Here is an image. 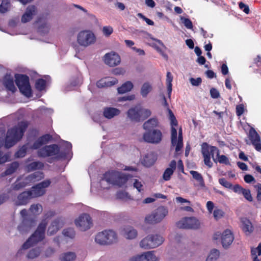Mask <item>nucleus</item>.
<instances>
[{
  "label": "nucleus",
  "instance_id": "16",
  "mask_svg": "<svg viewBox=\"0 0 261 261\" xmlns=\"http://www.w3.org/2000/svg\"><path fill=\"white\" fill-rule=\"evenodd\" d=\"M120 233L127 241L135 240L138 237V230L130 225L123 226L120 229Z\"/></svg>",
  "mask_w": 261,
  "mask_h": 261
},
{
  "label": "nucleus",
  "instance_id": "64",
  "mask_svg": "<svg viewBox=\"0 0 261 261\" xmlns=\"http://www.w3.org/2000/svg\"><path fill=\"white\" fill-rule=\"evenodd\" d=\"M232 189L234 192L237 193L238 194H242L243 190H244V188H243L239 185H235Z\"/></svg>",
  "mask_w": 261,
  "mask_h": 261
},
{
  "label": "nucleus",
  "instance_id": "58",
  "mask_svg": "<svg viewBox=\"0 0 261 261\" xmlns=\"http://www.w3.org/2000/svg\"><path fill=\"white\" fill-rule=\"evenodd\" d=\"M219 183L226 188L231 189L232 187V184L227 181L224 178H220L219 180Z\"/></svg>",
  "mask_w": 261,
  "mask_h": 261
},
{
  "label": "nucleus",
  "instance_id": "46",
  "mask_svg": "<svg viewBox=\"0 0 261 261\" xmlns=\"http://www.w3.org/2000/svg\"><path fill=\"white\" fill-rule=\"evenodd\" d=\"M114 30L110 25L104 26L101 29V32L105 37H109L113 33Z\"/></svg>",
  "mask_w": 261,
  "mask_h": 261
},
{
  "label": "nucleus",
  "instance_id": "5",
  "mask_svg": "<svg viewBox=\"0 0 261 261\" xmlns=\"http://www.w3.org/2000/svg\"><path fill=\"white\" fill-rule=\"evenodd\" d=\"M96 41V35L90 30H82L79 31L76 36V43L79 46L84 48L94 44Z\"/></svg>",
  "mask_w": 261,
  "mask_h": 261
},
{
  "label": "nucleus",
  "instance_id": "13",
  "mask_svg": "<svg viewBox=\"0 0 261 261\" xmlns=\"http://www.w3.org/2000/svg\"><path fill=\"white\" fill-rule=\"evenodd\" d=\"M163 134L158 129H153L146 131L142 136L144 141L153 144H159L162 140Z\"/></svg>",
  "mask_w": 261,
  "mask_h": 261
},
{
  "label": "nucleus",
  "instance_id": "35",
  "mask_svg": "<svg viewBox=\"0 0 261 261\" xmlns=\"http://www.w3.org/2000/svg\"><path fill=\"white\" fill-rule=\"evenodd\" d=\"M152 87L151 84L148 82L144 83L140 88V95L143 98L146 97L152 91Z\"/></svg>",
  "mask_w": 261,
  "mask_h": 261
},
{
  "label": "nucleus",
  "instance_id": "41",
  "mask_svg": "<svg viewBox=\"0 0 261 261\" xmlns=\"http://www.w3.org/2000/svg\"><path fill=\"white\" fill-rule=\"evenodd\" d=\"M220 256V252L216 249H212L205 261H216Z\"/></svg>",
  "mask_w": 261,
  "mask_h": 261
},
{
  "label": "nucleus",
  "instance_id": "31",
  "mask_svg": "<svg viewBox=\"0 0 261 261\" xmlns=\"http://www.w3.org/2000/svg\"><path fill=\"white\" fill-rule=\"evenodd\" d=\"M139 122L144 121L151 115V111L149 109L139 105Z\"/></svg>",
  "mask_w": 261,
  "mask_h": 261
},
{
  "label": "nucleus",
  "instance_id": "23",
  "mask_svg": "<svg viewBox=\"0 0 261 261\" xmlns=\"http://www.w3.org/2000/svg\"><path fill=\"white\" fill-rule=\"evenodd\" d=\"M233 237L230 230H225L221 234V243L224 248H227L233 242Z\"/></svg>",
  "mask_w": 261,
  "mask_h": 261
},
{
  "label": "nucleus",
  "instance_id": "22",
  "mask_svg": "<svg viewBox=\"0 0 261 261\" xmlns=\"http://www.w3.org/2000/svg\"><path fill=\"white\" fill-rule=\"evenodd\" d=\"M59 152V148L56 145L46 146L38 151L39 156L45 157L54 155Z\"/></svg>",
  "mask_w": 261,
  "mask_h": 261
},
{
  "label": "nucleus",
  "instance_id": "44",
  "mask_svg": "<svg viewBox=\"0 0 261 261\" xmlns=\"http://www.w3.org/2000/svg\"><path fill=\"white\" fill-rule=\"evenodd\" d=\"M42 210L41 205L38 203L32 204L30 208V212L34 215H39Z\"/></svg>",
  "mask_w": 261,
  "mask_h": 261
},
{
  "label": "nucleus",
  "instance_id": "52",
  "mask_svg": "<svg viewBox=\"0 0 261 261\" xmlns=\"http://www.w3.org/2000/svg\"><path fill=\"white\" fill-rule=\"evenodd\" d=\"M180 19L181 22L184 24V25L188 29H192L193 24L192 21L188 18H185L182 16L180 17Z\"/></svg>",
  "mask_w": 261,
  "mask_h": 261
},
{
  "label": "nucleus",
  "instance_id": "14",
  "mask_svg": "<svg viewBox=\"0 0 261 261\" xmlns=\"http://www.w3.org/2000/svg\"><path fill=\"white\" fill-rule=\"evenodd\" d=\"M176 225L179 228L197 229L200 228L201 223L195 217H185L178 221Z\"/></svg>",
  "mask_w": 261,
  "mask_h": 261
},
{
  "label": "nucleus",
  "instance_id": "25",
  "mask_svg": "<svg viewBox=\"0 0 261 261\" xmlns=\"http://www.w3.org/2000/svg\"><path fill=\"white\" fill-rule=\"evenodd\" d=\"M156 160V154L152 152L146 153L141 159V163L145 167H150L153 165Z\"/></svg>",
  "mask_w": 261,
  "mask_h": 261
},
{
  "label": "nucleus",
  "instance_id": "49",
  "mask_svg": "<svg viewBox=\"0 0 261 261\" xmlns=\"http://www.w3.org/2000/svg\"><path fill=\"white\" fill-rule=\"evenodd\" d=\"M213 217L216 220H218L224 216V212L221 209L215 208L212 213Z\"/></svg>",
  "mask_w": 261,
  "mask_h": 261
},
{
  "label": "nucleus",
  "instance_id": "36",
  "mask_svg": "<svg viewBox=\"0 0 261 261\" xmlns=\"http://www.w3.org/2000/svg\"><path fill=\"white\" fill-rule=\"evenodd\" d=\"M176 163L174 160L172 161L169 167L166 169L163 174V178L165 180H168L170 178L171 175L173 174L174 170L175 169Z\"/></svg>",
  "mask_w": 261,
  "mask_h": 261
},
{
  "label": "nucleus",
  "instance_id": "34",
  "mask_svg": "<svg viewBox=\"0 0 261 261\" xmlns=\"http://www.w3.org/2000/svg\"><path fill=\"white\" fill-rule=\"evenodd\" d=\"M62 222L59 220L53 221L48 227L47 234L50 236L55 234L62 227Z\"/></svg>",
  "mask_w": 261,
  "mask_h": 261
},
{
  "label": "nucleus",
  "instance_id": "27",
  "mask_svg": "<svg viewBox=\"0 0 261 261\" xmlns=\"http://www.w3.org/2000/svg\"><path fill=\"white\" fill-rule=\"evenodd\" d=\"M241 227L246 234H251L253 230V226L251 221L246 218H242L241 219Z\"/></svg>",
  "mask_w": 261,
  "mask_h": 261
},
{
  "label": "nucleus",
  "instance_id": "60",
  "mask_svg": "<svg viewBox=\"0 0 261 261\" xmlns=\"http://www.w3.org/2000/svg\"><path fill=\"white\" fill-rule=\"evenodd\" d=\"M239 8L242 10L246 14H248L249 13L250 10L249 7L245 5L244 3L240 2L239 3Z\"/></svg>",
  "mask_w": 261,
  "mask_h": 261
},
{
  "label": "nucleus",
  "instance_id": "2",
  "mask_svg": "<svg viewBox=\"0 0 261 261\" xmlns=\"http://www.w3.org/2000/svg\"><path fill=\"white\" fill-rule=\"evenodd\" d=\"M127 177L123 173L117 171L106 173L103 178L100 182V186L103 189H107L108 186L105 185V182L108 185H112L118 187L123 186L127 181Z\"/></svg>",
  "mask_w": 261,
  "mask_h": 261
},
{
  "label": "nucleus",
  "instance_id": "38",
  "mask_svg": "<svg viewBox=\"0 0 261 261\" xmlns=\"http://www.w3.org/2000/svg\"><path fill=\"white\" fill-rule=\"evenodd\" d=\"M4 84L9 90L14 92L16 88L13 82V77L10 75H6L4 79Z\"/></svg>",
  "mask_w": 261,
  "mask_h": 261
},
{
  "label": "nucleus",
  "instance_id": "42",
  "mask_svg": "<svg viewBox=\"0 0 261 261\" xmlns=\"http://www.w3.org/2000/svg\"><path fill=\"white\" fill-rule=\"evenodd\" d=\"M10 7V0H2L0 5V12L5 13L9 11Z\"/></svg>",
  "mask_w": 261,
  "mask_h": 261
},
{
  "label": "nucleus",
  "instance_id": "51",
  "mask_svg": "<svg viewBox=\"0 0 261 261\" xmlns=\"http://www.w3.org/2000/svg\"><path fill=\"white\" fill-rule=\"evenodd\" d=\"M117 197L124 200H127L131 199L130 196L129 194L125 191L118 192L117 193Z\"/></svg>",
  "mask_w": 261,
  "mask_h": 261
},
{
  "label": "nucleus",
  "instance_id": "55",
  "mask_svg": "<svg viewBox=\"0 0 261 261\" xmlns=\"http://www.w3.org/2000/svg\"><path fill=\"white\" fill-rule=\"evenodd\" d=\"M45 86V82L42 79H39L36 82V88L39 90H42Z\"/></svg>",
  "mask_w": 261,
  "mask_h": 261
},
{
  "label": "nucleus",
  "instance_id": "1",
  "mask_svg": "<svg viewBox=\"0 0 261 261\" xmlns=\"http://www.w3.org/2000/svg\"><path fill=\"white\" fill-rule=\"evenodd\" d=\"M168 118L170 120L171 126V147H175V152L178 154L179 151H180L183 147L182 129L181 127H179L177 135V121L173 112L170 109H168Z\"/></svg>",
  "mask_w": 261,
  "mask_h": 261
},
{
  "label": "nucleus",
  "instance_id": "7",
  "mask_svg": "<svg viewBox=\"0 0 261 261\" xmlns=\"http://www.w3.org/2000/svg\"><path fill=\"white\" fill-rule=\"evenodd\" d=\"M46 223L42 222L35 232L22 244L19 251L27 250L41 241L44 238V230Z\"/></svg>",
  "mask_w": 261,
  "mask_h": 261
},
{
  "label": "nucleus",
  "instance_id": "32",
  "mask_svg": "<svg viewBox=\"0 0 261 261\" xmlns=\"http://www.w3.org/2000/svg\"><path fill=\"white\" fill-rule=\"evenodd\" d=\"M134 87V84L131 81H126L119 87L117 90L119 94H123L131 91Z\"/></svg>",
  "mask_w": 261,
  "mask_h": 261
},
{
  "label": "nucleus",
  "instance_id": "18",
  "mask_svg": "<svg viewBox=\"0 0 261 261\" xmlns=\"http://www.w3.org/2000/svg\"><path fill=\"white\" fill-rule=\"evenodd\" d=\"M36 23V31L41 36L47 35L51 30V25L46 18L40 17Z\"/></svg>",
  "mask_w": 261,
  "mask_h": 261
},
{
  "label": "nucleus",
  "instance_id": "19",
  "mask_svg": "<svg viewBox=\"0 0 261 261\" xmlns=\"http://www.w3.org/2000/svg\"><path fill=\"white\" fill-rule=\"evenodd\" d=\"M50 184L49 180H44L33 187L31 191H28L30 192V194L33 198L42 196L45 193V189L48 187Z\"/></svg>",
  "mask_w": 261,
  "mask_h": 261
},
{
  "label": "nucleus",
  "instance_id": "4",
  "mask_svg": "<svg viewBox=\"0 0 261 261\" xmlns=\"http://www.w3.org/2000/svg\"><path fill=\"white\" fill-rule=\"evenodd\" d=\"M169 214L168 208L165 206H160L147 214L144 218L147 224L155 225L161 223Z\"/></svg>",
  "mask_w": 261,
  "mask_h": 261
},
{
  "label": "nucleus",
  "instance_id": "39",
  "mask_svg": "<svg viewBox=\"0 0 261 261\" xmlns=\"http://www.w3.org/2000/svg\"><path fill=\"white\" fill-rule=\"evenodd\" d=\"M190 174L197 181V186L200 188L205 187L204 182L201 175L195 171H191Z\"/></svg>",
  "mask_w": 261,
  "mask_h": 261
},
{
  "label": "nucleus",
  "instance_id": "47",
  "mask_svg": "<svg viewBox=\"0 0 261 261\" xmlns=\"http://www.w3.org/2000/svg\"><path fill=\"white\" fill-rule=\"evenodd\" d=\"M42 167L43 165L41 163L34 162L27 166L26 170L28 171H30L37 169H40Z\"/></svg>",
  "mask_w": 261,
  "mask_h": 261
},
{
  "label": "nucleus",
  "instance_id": "62",
  "mask_svg": "<svg viewBox=\"0 0 261 261\" xmlns=\"http://www.w3.org/2000/svg\"><path fill=\"white\" fill-rule=\"evenodd\" d=\"M210 93H211V96L213 98H217L220 96V94H219V91L215 88H212L211 89Z\"/></svg>",
  "mask_w": 261,
  "mask_h": 261
},
{
  "label": "nucleus",
  "instance_id": "37",
  "mask_svg": "<svg viewBox=\"0 0 261 261\" xmlns=\"http://www.w3.org/2000/svg\"><path fill=\"white\" fill-rule=\"evenodd\" d=\"M148 41L149 45L154 47L157 51H161V47H165L164 44L161 40L153 38L150 36Z\"/></svg>",
  "mask_w": 261,
  "mask_h": 261
},
{
  "label": "nucleus",
  "instance_id": "54",
  "mask_svg": "<svg viewBox=\"0 0 261 261\" xmlns=\"http://www.w3.org/2000/svg\"><path fill=\"white\" fill-rule=\"evenodd\" d=\"M126 72L124 68L122 67H118L113 69L112 73L115 75H124Z\"/></svg>",
  "mask_w": 261,
  "mask_h": 261
},
{
  "label": "nucleus",
  "instance_id": "3",
  "mask_svg": "<svg viewBox=\"0 0 261 261\" xmlns=\"http://www.w3.org/2000/svg\"><path fill=\"white\" fill-rule=\"evenodd\" d=\"M27 126L28 123L26 122H21L17 127L9 129L7 133L5 146L10 148L13 146L22 138Z\"/></svg>",
  "mask_w": 261,
  "mask_h": 261
},
{
  "label": "nucleus",
  "instance_id": "17",
  "mask_svg": "<svg viewBox=\"0 0 261 261\" xmlns=\"http://www.w3.org/2000/svg\"><path fill=\"white\" fill-rule=\"evenodd\" d=\"M38 13L37 8L34 5L28 6L21 16L20 22L22 24L30 22Z\"/></svg>",
  "mask_w": 261,
  "mask_h": 261
},
{
  "label": "nucleus",
  "instance_id": "11",
  "mask_svg": "<svg viewBox=\"0 0 261 261\" xmlns=\"http://www.w3.org/2000/svg\"><path fill=\"white\" fill-rule=\"evenodd\" d=\"M43 176L42 173L40 172H35L24 178L18 179L14 184L13 188L15 190H18L22 188H23L28 185H30L31 183L38 181L42 178Z\"/></svg>",
  "mask_w": 261,
  "mask_h": 261
},
{
  "label": "nucleus",
  "instance_id": "53",
  "mask_svg": "<svg viewBox=\"0 0 261 261\" xmlns=\"http://www.w3.org/2000/svg\"><path fill=\"white\" fill-rule=\"evenodd\" d=\"M28 147L24 145L16 153L15 156L17 158H22L25 156L26 152L28 151Z\"/></svg>",
  "mask_w": 261,
  "mask_h": 261
},
{
  "label": "nucleus",
  "instance_id": "8",
  "mask_svg": "<svg viewBox=\"0 0 261 261\" xmlns=\"http://www.w3.org/2000/svg\"><path fill=\"white\" fill-rule=\"evenodd\" d=\"M96 243L102 245H109L118 241L117 233L113 230H105L98 232L95 237Z\"/></svg>",
  "mask_w": 261,
  "mask_h": 261
},
{
  "label": "nucleus",
  "instance_id": "15",
  "mask_svg": "<svg viewBox=\"0 0 261 261\" xmlns=\"http://www.w3.org/2000/svg\"><path fill=\"white\" fill-rule=\"evenodd\" d=\"M103 63L110 67H114L120 64L121 59L120 55L114 51L106 53L102 57Z\"/></svg>",
  "mask_w": 261,
  "mask_h": 261
},
{
  "label": "nucleus",
  "instance_id": "45",
  "mask_svg": "<svg viewBox=\"0 0 261 261\" xmlns=\"http://www.w3.org/2000/svg\"><path fill=\"white\" fill-rule=\"evenodd\" d=\"M63 234L67 239H72L75 236V231L73 228H67L63 231Z\"/></svg>",
  "mask_w": 261,
  "mask_h": 261
},
{
  "label": "nucleus",
  "instance_id": "9",
  "mask_svg": "<svg viewBox=\"0 0 261 261\" xmlns=\"http://www.w3.org/2000/svg\"><path fill=\"white\" fill-rule=\"evenodd\" d=\"M74 225L81 231H86L93 226V220L90 215L87 213L79 215L74 221Z\"/></svg>",
  "mask_w": 261,
  "mask_h": 261
},
{
  "label": "nucleus",
  "instance_id": "20",
  "mask_svg": "<svg viewBox=\"0 0 261 261\" xmlns=\"http://www.w3.org/2000/svg\"><path fill=\"white\" fill-rule=\"evenodd\" d=\"M128 261H158V259L152 252L147 251L132 255Z\"/></svg>",
  "mask_w": 261,
  "mask_h": 261
},
{
  "label": "nucleus",
  "instance_id": "29",
  "mask_svg": "<svg viewBox=\"0 0 261 261\" xmlns=\"http://www.w3.org/2000/svg\"><path fill=\"white\" fill-rule=\"evenodd\" d=\"M159 122L158 119L155 117H153L146 121L143 123L142 127L147 131L154 129V128L159 126Z\"/></svg>",
  "mask_w": 261,
  "mask_h": 261
},
{
  "label": "nucleus",
  "instance_id": "61",
  "mask_svg": "<svg viewBox=\"0 0 261 261\" xmlns=\"http://www.w3.org/2000/svg\"><path fill=\"white\" fill-rule=\"evenodd\" d=\"M55 252V250L54 249L52 248H48L45 250L44 252V256L46 257H50L54 254Z\"/></svg>",
  "mask_w": 261,
  "mask_h": 261
},
{
  "label": "nucleus",
  "instance_id": "12",
  "mask_svg": "<svg viewBox=\"0 0 261 261\" xmlns=\"http://www.w3.org/2000/svg\"><path fill=\"white\" fill-rule=\"evenodd\" d=\"M16 84L20 92L27 97L32 96V90L29 82V77L23 75H16Z\"/></svg>",
  "mask_w": 261,
  "mask_h": 261
},
{
  "label": "nucleus",
  "instance_id": "33",
  "mask_svg": "<svg viewBox=\"0 0 261 261\" xmlns=\"http://www.w3.org/2000/svg\"><path fill=\"white\" fill-rule=\"evenodd\" d=\"M76 259V254L72 251L63 252L59 256V261H75Z\"/></svg>",
  "mask_w": 261,
  "mask_h": 261
},
{
  "label": "nucleus",
  "instance_id": "50",
  "mask_svg": "<svg viewBox=\"0 0 261 261\" xmlns=\"http://www.w3.org/2000/svg\"><path fill=\"white\" fill-rule=\"evenodd\" d=\"M131 182L133 183L134 187L138 192H141L143 191V186L140 181L137 179H132Z\"/></svg>",
  "mask_w": 261,
  "mask_h": 261
},
{
  "label": "nucleus",
  "instance_id": "59",
  "mask_svg": "<svg viewBox=\"0 0 261 261\" xmlns=\"http://www.w3.org/2000/svg\"><path fill=\"white\" fill-rule=\"evenodd\" d=\"M190 81L193 86H198L201 84L202 80L200 77H198L197 79H194L192 77L190 79Z\"/></svg>",
  "mask_w": 261,
  "mask_h": 261
},
{
  "label": "nucleus",
  "instance_id": "48",
  "mask_svg": "<svg viewBox=\"0 0 261 261\" xmlns=\"http://www.w3.org/2000/svg\"><path fill=\"white\" fill-rule=\"evenodd\" d=\"M18 167V164L17 162H14L10 164L7 170H6L5 174L6 175H10L14 173Z\"/></svg>",
  "mask_w": 261,
  "mask_h": 261
},
{
  "label": "nucleus",
  "instance_id": "40",
  "mask_svg": "<svg viewBox=\"0 0 261 261\" xmlns=\"http://www.w3.org/2000/svg\"><path fill=\"white\" fill-rule=\"evenodd\" d=\"M50 138L51 137L49 135H46L40 137L34 143L33 146V148H38L42 145L46 144Z\"/></svg>",
  "mask_w": 261,
  "mask_h": 261
},
{
  "label": "nucleus",
  "instance_id": "21",
  "mask_svg": "<svg viewBox=\"0 0 261 261\" xmlns=\"http://www.w3.org/2000/svg\"><path fill=\"white\" fill-rule=\"evenodd\" d=\"M118 83V80L114 77L107 76L101 79L96 83L99 88H108L114 86Z\"/></svg>",
  "mask_w": 261,
  "mask_h": 261
},
{
  "label": "nucleus",
  "instance_id": "6",
  "mask_svg": "<svg viewBox=\"0 0 261 261\" xmlns=\"http://www.w3.org/2000/svg\"><path fill=\"white\" fill-rule=\"evenodd\" d=\"M164 237L161 234H149L143 238L139 242V247L145 250L154 249L161 245L164 242Z\"/></svg>",
  "mask_w": 261,
  "mask_h": 261
},
{
  "label": "nucleus",
  "instance_id": "10",
  "mask_svg": "<svg viewBox=\"0 0 261 261\" xmlns=\"http://www.w3.org/2000/svg\"><path fill=\"white\" fill-rule=\"evenodd\" d=\"M201 152L204 159V164L208 167L211 168L213 163L211 161V155L215 162H216V159L214 157V154L216 153L217 155H219V150L215 146L208 145L207 143H204L201 145Z\"/></svg>",
  "mask_w": 261,
  "mask_h": 261
},
{
  "label": "nucleus",
  "instance_id": "28",
  "mask_svg": "<svg viewBox=\"0 0 261 261\" xmlns=\"http://www.w3.org/2000/svg\"><path fill=\"white\" fill-rule=\"evenodd\" d=\"M250 139L257 150H261V143L259 137L256 132L253 128H251L249 132Z\"/></svg>",
  "mask_w": 261,
  "mask_h": 261
},
{
  "label": "nucleus",
  "instance_id": "63",
  "mask_svg": "<svg viewBox=\"0 0 261 261\" xmlns=\"http://www.w3.org/2000/svg\"><path fill=\"white\" fill-rule=\"evenodd\" d=\"M255 187L257 189L256 199L258 201H261V184L257 185Z\"/></svg>",
  "mask_w": 261,
  "mask_h": 261
},
{
  "label": "nucleus",
  "instance_id": "24",
  "mask_svg": "<svg viewBox=\"0 0 261 261\" xmlns=\"http://www.w3.org/2000/svg\"><path fill=\"white\" fill-rule=\"evenodd\" d=\"M33 198L32 197L30 192L29 191H25L19 194L15 200V204L17 205H21L27 204L29 200Z\"/></svg>",
  "mask_w": 261,
  "mask_h": 261
},
{
  "label": "nucleus",
  "instance_id": "56",
  "mask_svg": "<svg viewBox=\"0 0 261 261\" xmlns=\"http://www.w3.org/2000/svg\"><path fill=\"white\" fill-rule=\"evenodd\" d=\"M218 156V160L217 161L221 164H225L226 165H229V162L228 160V159L224 155H220L219 154L218 155H217Z\"/></svg>",
  "mask_w": 261,
  "mask_h": 261
},
{
  "label": "nucleus",
  "instance_id": "30",
  "mask_svg": "<svg viewBox=\"0 0 261 261\" xmlns=\"http://www.w3.org/2000/svg\"><path fill=\"white\" fill-rule=\"evenodd\" d=\"M120 113V111L115 108L107 107L104 109L103 115L107 119H110L115 116H118Z\"/></svg>",
  "mask_w": 261,
  "mask_h": 261
},
{
  "label": "nucleus",
  "instance_id": "43",
  "mask_svg": "<svg viewBox=\"0 0 261 261\" xmlns=\"http://www.w3.org/2000/svg\"><path fill=\"white\" fill-rule=\"evenodd\" d=\"M40 252L39 248L32 249L28 253L27 257L29 259H34L40 255Z\"/></svg>",
  "mask_w": 261,
  "mask_h": 261
},
{
  "label": "nucleus",
  "instance_id": "57",
  "mask_svg": "<svg viewBox=\"0 0 261 261\" xmlns=\"http://www.w3.org/2000/svg\"><path fill=\"white\" fill-rule=\"evenodd\" d=\"M242 194L243 195L244 197L249 201L251 202L253 201V198L251 196L250 191L248 189H244Z\"/></svg>",
  "mask_w": 261,
  "mask_h": 261
},
{
  "label": "nucleus",
  "instance_id": "26",
  "mask_svg": "<svg viewBox=\"0 0 261 261\" xmlns=\"http://www.w3.org/2000/svg\"><path fill=\"white\" fill-rule=\"evenodd\" d=\"M139 105L131 107L127 112V118L133 122H139Z\"/></svg>",
  "mask_w": 261,
  "mask_h": 261
}]
</instances>
